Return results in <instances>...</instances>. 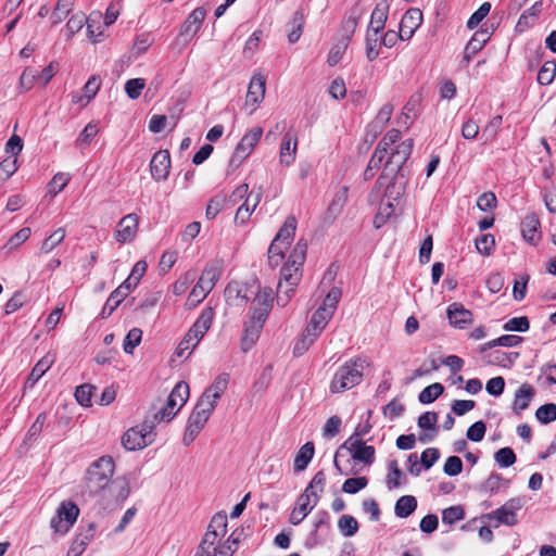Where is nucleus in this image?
Returning a JSON list of instances; mask_svg holds the SVG:
<instances>
[{
	"label": "nucleus",
	"mask_w": 556,
	"mask_h": 556,
	"mask_svg": "<svg viewBox=\"0 0 556 556\" xmlns=\"http://www.w3.org/2000/svg\"><path fill=\"white\" fill-rule=\"evenodd\" d=\"M266 90V78L262 74H255L252 76L248 93L245 97V106H252L250 113H253L256 105L264 99Z\"/></svg>",
	"instance_id": "obj_12"
},
{
	"label": "nucleus",
	"mask_w": 556,
	"mask_h": 556,
	"mask_svg": "<svg viewBox=\"0 0 556 556\" xmlns=\"http://www.w3.org/2000/svg\"><path fill=\"white\" fill-rule=\"evenodd\" d=\"M214 409L215 408L211 402L205 399H199L188 418V424L184 433L182 443L186 446L190 445L194 441L204 428Z\"/></svg>",
	"instance_id": "obj_4"
},
{
	"label": "nucleus",
	"mask_w": 556,
	"mask_h": 556,
	"mask_svg": "<svg viewBox=\"0 0 556 556\" xmlns=\"http://www.w3.org/2000/svg\"><path fill=\"white\" fill-rule=\"evenodd\" d=\"M115 471V463L109 455H104L93 462L87 470V488L94 494L104 490L112 480Z\"/></svg>",
	"instance_id": "obj_3"
},
{
	"label": "nucleus",
	"mask_w": 556,
	"mask_h": 556,
	"mask_svg": "<svg viewBox=\"0 0 556 556\" xmlns=\"http://www.w3.org/2000/svg\"><path fill=\"white\" fill-rule=\"evenodd\" d=\"M206 15V11L204 8L199 7L195 8L187 17L185 23L181 26L180 35L181 36H188V35H195L197 31L200 29L204 18Z\"/></svg>",
	"instance_id": "obj_25"
},
{
	"label": "nucleus",
	"mask_w": 556,
	"mask_h": 556,
	"mask_svg": "<svg viewBox=\"0 0 556 556\" xmlns=\"http://www.w3.org/2000/svg\"><path fill=\"white\" fill-rule=\"evenodd\" d=\"M522 342V338L516 334H504L497 339L491 340L482 345H480L479 351L484 353L485 351L493 349L495 346H506L514 348L519 345Z\"/></svg>",
	"instance_id": "obj_34"
},
{
	"label": "nucleus",
	"mask_w": 556,
	"mask_h": 556,
	"mask_svg": "<svg viewBox=\"0 0 556 556\" xmlns=\"http://www.w3.org/2000/svg\"><path fill=\"white\" fill-rule=\"evenodd\" d=\"M447 318L454 327L464 328L472 323V313L460 303H453L447 307Z\"/></svg>",
	"instance_id": "obj_21"
},
{
	"label": "nucleus",
	"mask_w": 556,
	"mask_h": 556,
	"mask_svg": "<svg viewBox=\"0 0 556 556\" xmlns=\"http://www.w3.org/2000/svg\"><path fill=\"white\" fill-rule=\"evenodd\" d=\"M305 24V14L302 9L296 10L293 14V17L290 22L291 30L288 34V40L290 43H295L301 35Z\"/></svg>",
	"instance_id": "obj_38"
},
{
	"label": "nucleus",
	"mask_w": 556,
	"mask_h": 556,
	"mask_svg": "<svg viewBox=\"0 0 556 556\" xmlns=\"http://www.w3.org/2000/svg\"><path fill=\"white\" fill-rule=\"evenodd\" d=\"M393 113V106L390 103L384 104L378 112L374 123L372 127L377 129H382L390 121Z\"/></svg>",
	"instance_id": "obj_61"
},
{
	"label": "nucleus",
	"mask_w": 556,
	"mask_h": 556,
	"mask_svg": "<svg viewBox=\"0 0 556 556\" xmlns=\"http://www.w3.org/2000/svg\"><path fill=\"white\" fill-rule=\"evenodd\" d=\"M315 454V446L313 442H306L298 452L294 458V471H303L308 466Z\"/></svg>",
	"instance_id": "obj_30"
},
{
	"label": "nucleus",
	"mask_w": 556,
	"mask_h": 556,
	"mask_svg": "<svg viewBox=\"0 0 556 556\" xmlns=\"http://www.w3.org/2000/svg\"><path fill=\"white\" fill-rule=\"evenodd\" d=\"M264 324L265 323L252 317H250V319L244 324L243 337L241 339V350L243 352H248L256 343Z\"/></svg>",
	"instance_id": "obj_18"
},
{
	"label": "nucleus",
	"mask_w": 556,
	"mask_h": 556,
	"mask_svg": "<svg viewBox=\"0 0 556 556\" xmlns=\"http://www.w3.org/2000/svg\"><path fill=\"white\" fill-rule=\"evenodd\" d=\"M502 115H496L489 121L482 130V137H484L485 142L492 141L496 137L497 130L502 126Z\"/></svg>",
	"instance_id": "obj_58"
},
{
	"label": "nucleus",
	"mask_w": 556,
	"mask_h": 556,
	"mask_svg": "<svg viewBox=\"0 0 556 556\" xmlns=\"http://www.w3.org/2000/svg\"><path fill=\"white\" fill-rule=\"evenodd\" d=\"M101 80L98 76L92 75L84 86V94L77 99H73L74 102L80 103L81 105L88 104L99 91Z\"/></svg>",
	"instance_id": "obj_35"
},
{
	"label": "nucleus",
	"mask_w": 556,
	"mask_h": 556,
	"mask_svg": "<svg viewBox=\"0 0 556 556\" xmlns=\"http://www.w3.org/2000/svg\"><path fill=\"white\" fill-rule=\"evenodd\" d=\"M219 273L217 268L210 266L205 267L202 271V275L200 276L197 285L192 288L189 300L200 303L203 301L206 295L211 292V290L214 288L216 281L218 280Z\"/></svg>",
	"instance_id": "obj_9"
},
{
	"label": "nucleus",
	"mask_w": 556,
	"mask_h": 556,
	"mask_svg": "<svg viewBox=\"0 0 556 556\" xmlns=\"http://www.w3.org/2000/svg\"><path fill=\"white\" fill-rule=\"evenodd\" d=\"M197 273L194 270L187 271L174 283V293L180 295L187 291L189 286L194 281Z\"/></svg>",
	"instance_id": "obj_62"
},
{
	"label": "nucleus",
	"mask_w": 556,
	"mask_h": 556,
	"mask_svg": "<svg viewBox=\"0 0 556 556\" xmlns=\"http://www.w3.org/2000/svg\"><path fill=\"white\" fill-rule=\"evenodd\" d=\"M281 277L277 287V304L285 307L301 280L300 268L286 263L281 268Z\"/></svg>",
	"instance_id": "obj_5"
},
{
	"label": "nucleus",
	"mask_w": 556,
	"mask_h": 556,
	"mask_svg": "<svg viewBox=\"0 0 556 556\" xmlns=\"http://www.w3.org/2000/svg\"><path fill=\"white\" fill-rule=\"evenodd\" d=\"M317 504H314L311 495L302 493L295 503V507L290 515V523L296 526L301 523L304 518L314 509Z\"/></svg>",
	"instance_id": "obj_20"
},
{
	"label": "nucleus",
	"mask_w": 556,
	"mask_h": 556,
	"mask_svg": "<svg viewBox=\"0 0 556 556\" xmlns=\"http://www.w3.org/2000/svg\"><path fill=\"white\" fill-rule=\"evenodd\" d=\"M368 479L366 477L349 478L343 482L342 491L349 494H355L366 488Z\"/></svg>",
	"instance_id": "obj_54"
},
{
	"label": "nucleus",
	"mask_w": 556,
	"mask_h": 556,
	"mask_svg": "<svg viewBox=\"0 0 556 556\" xmlns=\"http://www.w3.org/2000/svg\"><path fill=\"white\" fill-rule=\"evenodd\" d=\"M556 76V61H546L538 73V83L547 86L553 83Z\"/></svg>",
	"instance_id": "obj_42"
},
{
	"label": "nucleus",
	"mask_w": 556,
	"mask_h": 556,
	"mask_svg": "<svg viewBox=\"0 0 556 556\" xmlns=\"http://www.w3.org/2000/svg\"><path fill=\"white\" fill-rule=\"evenodd\" d=\"M274 303V295L271 288H263L255 295L252 306L250 308L252 318L265 323Z\"/></svg>",
	"instance_id": "obj_10"
},
{
	"label": "nucleus",
	"mask_w": 556,
	"mask_h": 556,
	"mask_svg": "<svg viewBox=\"0 0 556 556\" xmlns=\"http://www.w3.org/2000/svg\"><path fill=\"white\" fill-rule=\"evenodd\" d=\"M71 180V176L67 173H58L48 184V192L52 195L58 194L62 191Z\"/></svg>",
	"instance_id": "obj_49"
},
{
	"label": "nucleus",
	"mask_w": 556,
	"mask_h": 556,
	"mask_svg": "<svg viewBox=\"0 0 556 556\" xmlns=\"http://www.w3.org/2000/svg\"><path fill=\"white\" fill-rule=\"evenodd\" d=\"M263 135L261 127H254L248 131L239 141L230 159L229 165L238 167L253 151Z\"/></svg>",
	"instance_id": "obj_7"
},
{
	"label": "nucleus",
	"mask_w": 556,
	"mask_h": 556,
	"mask_svg": "<svg viewBox=\"0 0 556 556\" xmlns=\"http://www.w3.org/2000/svg\"><path fill=\"white\" fill-rule=\"evenodd\" d=\"M144 87L146 80L143 78H131L126 81L125 91L130 99L135 100L141 94Z\"/></svg>",
	"instance_id": "obj_60"
},
{
	"label": "nucleus",
	"mask_w": 556,
	"mask_h": 556,
	"mask_svg": "<svg viewBox=\"0 0 556 556\" xmlns=\"http://www.w3.org/2000/svg\"><path fill=\"white\" fill-rule=\"evenodd\" d=\"M79 508L72 502H62L56 515L50 521L51 528L58 533H66L75 523Z\"/></svg>",
	"instance_id": "obj_8"
},
{
	"label": "nucleus",
	"mask_w": 556,
	"mask_h": 556,
	"mask_svg": "<svg viewBox=\"0 0 556 556\" xmlns=\"http://www.w3.org/2000/svg\"><path fill=\"white\" fill-rule=\"evenodd\" d=\"M417 508V500L413 495L401 496L394 506V514L399 518H407Z\"/></svg>",
	"instance_id": "obj_32"
},
{
	"label": "nucleus",
	"mask_w": 556,
	"mask_h": 556,
	"mask_svg": "<svg viewBox=\"0 0 556 556\" xmlns=\"http://www.w3.org/2000/svg\"><path fill=\"white\" fill-rule=\"evenodd\" d=\"M307 251V243L304 240H299L294 245L292 252L289 255L288 262L289 264L301 268L305 261Z\"/></svg>",
	"instance_id": "obj_45"
},
{
	"label": "nucleus",
	"mask_w": 556,
	"mask_h": 556,
	"mask_svg": "<svg viewBox=\"0 0 556 556\" xmlns=\"http://www.w3.org/2000/svg\"><path fill=\"white\" fill-rule=\"evenodd\" d=\"M207 529L225 536L227 533V516L222 513L215 514L211 519Z\"/></svg>",
	"instance_id": "obj_63"
},
{
	"label": "nucleus",
	"mask_w": 556,
	"mask_h": 556,
	"mask_svg": "<svg viewBox=\"0 0 556 556\" xmlns=\"http://www.w3.org/2000/svg\"><path fill=\"white\" fill-rule=\"evenodd\" d=\"M141 339H142V330L141 329H139V328L130 329L124 340V344H123L124 352L127 354H131L134 352V350L136 349V346H138L139 343L141 342Z\"/></svg>",
	"instance_id": "obj_50"
},
{
	"label": "nucleus",
	"mask_w": 556,
	"mask_h": 556,
	"mask_svg": "<svg viewBox=\"0 0 556 556\" xmlns=\"http://www.w3.org/2000/svg\"><path fill=\"white\" fill-rule=\"evenodd\" d=\"M213 319L214 309L212 307H205L188 330V333L191 334L193 340L195 339V341L200 342L211 328Z\"/></svg>",
	"instance_id": "obj_17"
},
{
	"label": "nucleus",
	"mask_w": 556,
	"mask_h": 556,
	"mask_svg": "<svg viewBox=\"0 0 556 556\" xmlns=\"http://www.w3.org/2000/svg\"><path fill=\"white\" fill-rule=\"evenodd\" d=\"M198 344H199V342L195 340L193 341V338L191 337V334H189L187 332L176 349V355L178 357L187 358Z\"/></svg>",
	"instance_id": "obj_57"
},
{
	"label": "nucleus",
	"mask_w": 556,
	"mask_h": 556,
	"mask_svg": "<svg viewBox=\"0 0 556 556\" xmlns=\"http://www.w3.org/2000/svg\"><path fill=\"white\" fill-rule=\"evenodd\" d=\"M424 15L420 9L418 8H410L408 9L401 22H400V29H399V36L401 40H408L413 37L415 31L420 27L422 24Z\"/></svg>",
	"instance_id": "obj_11"
},
{
	"label": "nucleus",
	"mask_w": 556,
	"mask_h": 556,
	"mask_svg": "<svg viewBox=\"0 0 556 556\" xmlns=\"http://www.w3.org/2000/svg\"><path fill=\"white\" fill-rule=\"evenodd\" d=\"M52 361L49 357H42L31 369L26 384L28 387H34V384L46 374V371L50 368Z\"/></svg>",
	"instance_id": "obj_41"
},
{
	"label": "nucleus",
	"mask_w": 556,
	"mask_h": 556,
	"mask_svg": "<svg viewBox=\"0 0 556 556\" xmlns=\"http://www.w3.org/2000/svg\"><path fill=\"white\" fill-rule=\"evenodd\" d=\"M229 383V375L226 372H223L218 375L213 383L206 388V390L203 392L200 399H205L206 401L211 402L212 405L215 407L217 404V401L222 397L224 392L226 391Z\"/></svg>",
	"instance_id": "obj_19"
},
{
	"label": "nucleus",
	"mask_w": 556,
	"mask_h": 556,
	"mask_svg": "<svg viewBox=\"0 0 556 556\" xmlns=\"http://www.w3.org/2000/svg\"><path fill=\"white\" fill-rule=\"evenodd\" d=\"M380 33H376L374 29L367 28L366 31V56L368 61H374L379 56V47L382 46L380 43L381 37H379Z\"/></svg>",
	"instance_id": "obj_36"
},
{
	"label": "nucleus",
	"mask_w": 556,
	"mask_h": 556,
	"mask_svg": "<svg viewBox=\"0 0 556 556\" xmlns=\"http://www.w3.org/2000/svg\"><path fill=\"white\" fill-rule=\"evenodd\" d=\"M369 366L370 361L366 356L350 358L334 372L330 382V391L342 393L359 384L363 381L364 369Z\"/></svg>",
	"instance_id": "obj_2"
},
{
	"label": "nucleus",
	"mask_w": 556,
	"mask_h": 556,
	"mask_svg": "<svg viewBox=\"0 0 556 556\" xmlns=\"http://www.w3.org/2000/svg\"><path fill=\"white\" fill-rule=\"evenodd\" d=\"M139 218L136 214L124 216L117 224L114 237L117 242L126 243L131 241L138 231Z\"/></svg>",
	"instance_id": "obj_13"
},
{
	"label": "nucleus",
	"mask_w": 556,
	"mask_h": 556,
	"mask_svg": "<svg viewBox=\"0 0 556 556\" xmlns=\"http://www.w3.org/2000/svg\"><path fill=\"white\" fill-rule=\"evenodd\" d=\"M486 363L490 365H498L503 367H510L516 359L519 357V353L517 352H502V351H494L490 353L488 356Z\"/></svg>",
	"instance_id": "obj_37"
},
{
	"label": "nucleus",
	"mask_w": 556,
	"mask_h": 556,
	"mask_svg": "<svg viewBox=\"0 0 556 556\" xmlns=\"http://www.w3.org/2000/svg\"><path fill=\"white\" fill-rule=\"evenodd\" d=\"M237 540H232L229 538L222 545L214 546L213 548H208L207 552L201 551L198 548L194 556H232L235 549L232 548V544H237Z\"/></svg>",
	"instance_id": "obj_39"
},
{
	"label": "nucleus",
	"mask_w": 556,
	"mask_h": 556,
	"mask_svg": "<svg viewBox=\"0 0 556 556\" xmlns=\"http://www.w3.org/2000/svg\"><path fill=\"white\" fill-rule=\"evenodd\" d=\"M93 390H94V387L89 383H85V384L77 387L76 391H75V397H76L77 402L81 406H85V407L91 406V399H92Z\"/></svg>",
	"instance_id": "obj_53"
},
{
	"label": "nucleus",
	"mask_w": 556,
	"mask_h": 556,
	"mask_svg": "<svg viewBox=\"0 0 556 556\" xmlns=\"http://www.w3.org/2000/svg\"><path fill=\"white\" fill-rule=\"evenodd\" d=\"M99 131L98 125L96 123H89L85 126L83 131L79 134L76 144L80 147H87L90 144L92 139L97 136Z\"/></svg>",
	"instance_id": "obj_52"
},
{
	"label": "nucleus",
	"mask_w": 556,
	"mask_h": 556,
	"mask_svg": "<svg viewBox=\"0 0 556 556\" xmlns=\"http://www.w3.org/2000/svg\"><path fill=\"white\" fill-rule=\"evenodd\" d=\"M494 459L498 466L507 468L516 463V454L510 447H503L494 454Z\"/></svg>",
	"instance_id": "obj_51"
},
{
	"label": "nucleus",
	"mask_w": 556,
	"mask_h": 556,
	"mask_svg": "<svg viewBox=\"0 0 556 556\" xmlns=\"http://www.w3.org/2000/svg\"><path fill=\"white\" fill-rule=\"evenodd\" d=\"M341 448H348L356 462L370 465L375 460V447L366 445L363 441L344 442Z\"/></svg>",
	"instance_id": "obj_16"
},
{
	"label": "nucleus",
	"mask_w": 556,
	"mask_h": 556,
	"mask_svg": "<svg viewBox=\"0 0 556 556\" xmlns=\"http://www.w3.org/2000/svg\"><path fill=\"white\" fill-rule=\"evenodd\" d=\"M189 397V384L185 381L178 382L167 397L165 406L155 413L159 421H169L185 405Z\"/></svg>",
	"instance_id": "obj_6"
},
{
	"label": "nucleus",
	"mask_w": 556,
	"mask_h": 556,
	"mask_svg": "<svg viewBox=\"0 0 556 556\" xmlns=\"http://www.w3.org/2000/svg\"><path fill=\"white\" fill-rule=\"evenodd\" d=\"M483 518L489 521H496L494 527H498L500 525L513 527L518 523L517 515L515 513H510L503 506L484 515Z\"/></svg>",
	"instance_id": "obj_29"
},
{
	"label": "nucleus",
	"mask_w": 556,
	"mask_h": 556,
	"mask_svg": "<svg viewBox=\"0 0 556 556\" xmlns=\"http://www.w3.org/2000/svg\"><path fill=\"white\" fill-rule=\"evenodd\" d=\"M296 230V219L294 216H288L274 238V241L290 247Z\"/></svg>",
	"instance_id": "obj_28"
},
{
	"label": "nucleus",
	"mask_w": 556,
	"mask_h": 556,
	"mask_svg": "<svg viewBox=\"0 0 556 556\" xmlns=\"http://www.w3.org/2000/svg\"><path fill=\"white\" fill-rule=\"evenodd\" d=\"M529 328L530 323L526 316L510 318L503 326V329L505 331L526 332L527 330H529Z\"/></svg>",
	"instance_id": "obj_55"
},
{
	"label": "nucleus",
	"mask_w": 556,
	"mask_h": 556,
	"mask_svg": "<svg viewBox=\"0 0 556 556\" xmlns=\"http://www.w3.org/2000/svg\"><path fill=\"white\" fill-rule=\"evenodd\" d=\"M540 220L535 214H528L521 222V232L525 240L533 242L538 237Z\"/></svg>",
	"instance_id": "obj_33"
},
{
	"label": "nucleus",
	"mask_w": 556,
	"mask_h": 556,
	"mask_svg": "<svg viewBox=\"0 0 556 556\" xmlns=\"http://www.w3.org/2000/svg\"><path fill=\"white\" fill-rule=\"evenodd\" d=\"M65 238V230L63 228H59L53 231L47 239L43 240L40 252L41 253H50L54 248H56Z\"/></svg>",
	"instance_id": "obj_47"
},
{
	"label": "nucleus",
	"mask_w": 556,
	"mask_h": 556,
	"mask_svg": "<svg viewBox=\"0 0 556 556\" xmlns=\"http://www.w3.org/2000/svg\"><path fill=\"white\" fill-rule=\"evenodd\" d=\"M536 419L544 425L556 420V404L547 403L540 406L535 412Z\"/></svg>",
	"instance_id": "obj_48"
},
{
	"label": "nucleus",
	"mask_w": 556,
	"mask_h": 556,
	"mask_svg": "<svg viewBox=\"0 0 556 556\" xmlns=\"http://www.w3.org/2000/svg\"><path fill=\"white\" fill-rule=\"evenodd\" d=\"M489 39L490 34L488 30H479L475 33L465 47L462 63L467 65L471 61L472 56L484 47Z\"/></svg>",
	"instance_id": "obj_22"
},
{
	"label": "nucleus",
	"mask_w": 556,
	"mask_h": 556,
	"mask_svg": "<svg viewBox=\"0 0 556 556\" xmlns=\"http://www.w3.org/2000/svg\"><path fill=\"white\" fill-rule=\"evenodd\" d=\"M38 71L33 67H27L23 71L20 77V88L23 91L30 90L37 83Z\"/></svg>",
	"instance_id": "obj_56"
},
{
	"label": "nucleus",
	"mask_w": 556,
	"mask_h": 556,
	"mask_svg": "<svg viewBox=\"0 0 556 556\" xmlns=\"http://www.w3.org/2000/svg\"><path fill=\"white\" fill-rule=\"evenodd\" d=\"M75 0H58L56 5L50 16L52 25L60 24L72 11Z\"/></svg>",
	"instance_id": "obj_40"
},
{
	"label": "nucleus",
	"mask_w": 556,
	"mask_h": 556,
	"mask_svg": "<svg viewBox=\"0 0 556 556\" xmlns=\"http://www.w3.org/2000/svg\"><path fill=\"white\" fill-rule=\"evenodd\" d=\"M533 396V387L528 383L521 384L515 393L514 412L519 415L522 410L527 409Z\"/></svg>",
	"instance_id": "obj_27"
},
{
	"label": "nucleus",
	"mask_w": 556,
	"mask_h": 556,
	"mask_svg": "<svg viewBox=\"0 0 556 556\" xmlns=\"http://www.w3.org/2000/svg\"><path fill=\"white\" fill-rule=\"evenodd\" d=\"M122 444L127 451L142 450L150 444V439L141 434L139 427H132L123 434Z\"/></svg>",
	"instance_id": "obj_23"
},
{
	"label": "nucleus",
	"mask_w": 556,
	"mask_h": 556,
	"mask_svg": "<svg viewBox=\"0 0 556 556\" xmlns=\"http://www.w3.org/2000/svg\"><path fill=\"white\" fill-rule=\"evenodd\" d=\"M261 200L262 191L251 192L249 197H247L244 203L238 207L235 215V223L244 224L250 218L256 206L260 204Z\"/></svg>",
	"instance_id": "obj_24"
},
{
	"label": "nucleus",
	"mask_w": 556,
	"mask_h": 556,
	"mask_svg": "<svg viewBox=\"0 0 556 556\" xmlns=\"http://www.w3.org/2000/svg\"><path fill=\"white\" fill-rule=\"evenodd\" d=\"M444 391L440 382H434L426 387L418 395V400L422 404H430L434 402Z\"/></svg>",
	"instance_id": "obj_44"
},
{
	"label": "nucleus",
	"mask_w": 556,
	"mask_h": 556,
	"mask_svg": "<svg viewBox=\"0 0 556 556\" xmlns=\"http://www.w3.org/2000/svg\"><path fill=\"white\" fill-rule=\"evenodd\" d=\"M389 3L384 0L376 4L368 28L374 29L376 33H381L384 29L388 20Z\"/></svg>",
	"instance_id": "obj_26"
},
{
	"label": "nucleus",
	"mask_w": 556,
	"mask_h": 556,
	"mask_svg": "<svg viewBox=\"0 0 556 556\" xmlns=\"http://www.w3.org/2000/svg\"><path fill=\"white\" fill-rule=\"evenodd\" d=\"M485 431H486L485 424L482 420H479V421H476L475 424H472L468 428V430L466 432V437L468 440H470L472 442H480L483 440Z\"/></svg>",
	"instance_id": "obj_64"
},
{
	"label": "nucleus",
	"mask_w": 556,
	"mask_h": 556,
	"mask_svg": "<svg viewBox=\"0 0 556 556\" xmlns=\"http://www.w3.org/2000/svg\"><path fill=\"white\" fill-rule=\"evenodd\" d=\"M86 16L81 12H77L71 16V18L66 23V31L67 37H73L76 33H78L85 24Z\"/></svg>",
	"instance_id": "obj_59"
},
{
	"label": "nucleus",
	"mask_w": 556,
	"mask_h": 556,
	"mask_svg": "<svg viewBox=\"0 0 556 556\" xmlns=\"http://www.w3.org/2000/svg\"><path fill=\"white\" fill-rule=\"evenodd\" d=\"M338 528L343 536H354L358 531V522L351 515H342L338 521Z\"/></svg>",
	"instance_id": "obj_43"
},
{
	"label": "nucleus",
	"mask_w": 556,
	"mask_h": 556,
	"mask_svg": "<svg viewBox=\"0 0 556 556\" xmlns=\"http://www.w3.org/2000/svg\"><path fill=\"white\" fill-rule=\"evenodd\" d=\"M326 485V475L324 471L319 470L315 473L308 485L305 488V494L311 495L314 501V504H317L320 497V494L324 492Z\"/></svg>",
	"instance_id": "obj_31"
},
{
	"label": "nucleus",
	"mask_w": 556,
	"mask_h": 556,
	"mask_svg": "<svg viewBox=\"0 0 556 556\" xmlns=\"http://www.w3.org/2000/svg\"><path fill=\"white\" fill-rule=\"evenodd\" d=\"M414 148V140L406 139L400 142L394 149L389 150L381 175L377 184L386 188V195L397 200L404 194L408 181L409 170L406 162Z\"/></svg>",
	"instance_id": "obj_1"
},
{
	"label": "nucleus",
	"mask_w": 556,
	"mask_h": 556,
	"mask_svg": "<svg viewBox=\"0 0 556 556\" xmlns=\"http://www.w3.org/2000/svg\"><path fill=\"white\" fill-rule=\"evenodd\" d=\"M170 170V155L167 150H160L152 156L150 172L152 177L160 181L166 180Z\"/></svg>",
	"instance_id": "obj_14"
},
{
	"label": "nucleus",
	"mask_w": 556,
	"mask_h": 556,
	"mask_svg": "<svg viewBox=\"0 0 556 556\" xmlns=\"http://www.w3.org/2000/svg\"><path fill=\"white\" fill-rule=\"evenodd\" d=\"M227 206V197L223 194L215 195L208 201L205 216L207 219H214L219 212Z\"/></svg>",
	"instance_id": "obj_46"
},
{
	"label": "nucleus",
	"mask_w": 556,
	"mask_h": 556,
	"mask_svg": "<svg viewBox=\"0 0 556 556\" xmlns=\"http://www.w3.org/2000/svg\"><path fill=\"white\" fill-rule=\"evenodd\" d=\"M298 150V137L295 132L289 130L287 131L283 137L280 144V152H279V161L280 164L285 166H290L296 155Z\"/></svg>",
	"instance_id": "obj_15"
}]
</instances>
